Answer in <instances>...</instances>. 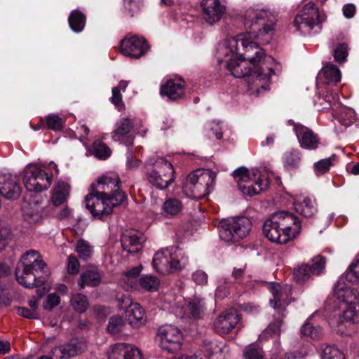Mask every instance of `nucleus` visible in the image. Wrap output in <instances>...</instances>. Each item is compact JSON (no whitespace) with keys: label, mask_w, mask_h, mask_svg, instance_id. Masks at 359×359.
I'll return each instance as SVG.
<instances>
[{"label":"nucleus","mask_w":359,"mask_h":359,"mask_svg":"<svg viewBox=\"0 0 359 359\" xmlns=\"http://www.w3.org/2000/svg\"><path fill=\"white\" fill-rule=\"evenodd\" d=\"M322 72L327 83H337L341 79L339 69L333 64H328L323 67Z\"/></svg>","instance_id":"43"},{"label":"nucleus","mask_w":359,"mask_h":359,"mask_svg":"<svg viewBox=\"0 0 359 359\" xmlns=\"http://www.w3.org/2000/svg\"><path fill=\"white\" fill-rule=\"evenodd\" d=\"M46 268L40 253L35 250H29L22 255L16 264V280L26 288L41 286L46 281L49 274Z\"/></svg>","instance_id":"3"},{"label":"nucleus","mask_w":359,"mask_h":359,"mask_svg":"<svg viewBox=\"0 0 359 359\" xmlns=\"http://www.w3.org/2000/svg\"><path fill=\"white\" fill-rule=\"evenodd\" d=\"M12 238L13 232L9 224L4 221H0V251L5 248Z\"/></svg>","instance_id":"42"},{"label":"nucleus","mask_w":359,"mask_h":359,"mask_svg":"<svg viewBox=\"0 0 359 359\" xmlns=\"http://www.w3.org/2000/svg\"><path fill=\"white\" fill-rule=\"evenodd\" d=\"M334 294L337 299L344 305L355 304L357 299L355 292L351 287H346L344 283L338 281L334 287Z\"/></svg>","instance_id":"30"},{"label":"nucleus","mask_w":359,"mask_h":359,"mask_svg":"<svg viewBox=\"0 0 359 359\" xmlns=\"http://www.w3.org/2000/svg\"><path fill=\"white\" fill-rule=\"evenodd\" d=\"M215 174L210 170H196L190 173L183 183L184 194L194 199H201L210 193L215 183Z\"/></svg>","instance_id":"7"},{"label":"nucleus","mask_w":359,"mask_h":359,"mask_svg":"<svg viewBox=\"0 0 359 359\" xmlns=\"http://www.w3.org/2000/svg\"><path fill=\"white\" fill-rule=\"evenodd\" d=\"M142 271V266H136L134 267L124 273V276L123 278V281L128 284V288L135 289L136 283V278L140 275Z\"/></svg>","instance_id":"49"},{"label":"nucleus","mask_w":359,"mask_h":359,"mask_svg":"<svg viewBox=\"0 0 359 359\" xmlns=\"http://www.w3.org/2000/svg\"><path fill=\"white\" fill-rule=\"evenodd\" d=\"M108 359H142V354L133 344L118 343L112 346Z\"/></svg>","instance_id":"25"},{"label":"nucleus","mask_w":359,"mask_h":359,"mask_svg":"<svg viewBox=\"0 0 359 359\" xmlns=\"http://www.w3.org/2000/svg\"><path fill=\"white\" fill-rule=\"evenodd\" d=\"M273 217L280 224L284 233L290 234V241L301 231L302 226L299 219L288 211H278L273 213Z\"/></svg>","instance_id":"21"},{"label":"nucleus","mask_w":359,"mask_h":359,"mask_svg":"<svg viewBox=\"0 0 359 359\" xmlns=\"http://www.w3.org/2000/svg\"><path fill=\"white\" fill-rule=\"evenodd\" d=\"M345 278L351 283H359V255L351 264L345 273Z\"/></svg>","instance_id":"46"},{"label":"nucleus","mask_w":359,"mask_h":359,"mask_svg":"<svg viewBox=\"0 0 359 359\" xmlns=\"http://www.w3.org/2000/svg\"><path fill=\"white\" fill-rule=\"evenodd\" d=\"M274 25V16L266 10H248L244 20L247 32L229 40L224 53L228 55L231 52L238 55L241 47L244 53L240 54L239 57L254 68L259 67L265 53L258 43L253 40L257 39L259 44L268 43L273 34Z\"/></svg>","instance_id":"1"},{"label":"nucleus","mask_w":359,"mask_h":359,"mask_svg":"<svg viewBox=\"0 0 359 359\" xmlns=\"http://www.w3.org/2000/svg\"><path fill=\"white\" fill-rule=\"evenodd\" d=\"M123 325V320L120 316H112L109 319L107 332L111 335H115L122 331Z\"/></svg>","instance_id":"44"},{"label":"nucleus","mask_w":359,"mask_h":359,"mask_svg":"<svg viewBox=\"0 0 359 359\" xmlns=\"http://www.w3.org/2000/svg\"><path fill=\"white\" fill-rule=\"evenodd\" d=\"M144 175L149 184L158 189H166L175 180L172 165L163 157L150 158L144 167Z\"/></svg>","instance_id":"4"},{"label":"nucleus","mask_w":359,"mask_h":359,"mask_svg":"<svg viewBox=\"0 0 359 359\" xmlns=\"http://www.w3.org/2000/svg\"><path fill=\"white\" fill-rule=\"evenodd\" d=\"M53 174L49 175L34 163L28 164L23 170V183L28 191L41 192L52 184Z\"/></svg>","instance_id":"9"},{"label":"nucleus","mask_w":359,"mask_h":359,"mask_svg":"<svg viewBox=\"0 0 359 359\" xmlns=\"http://www.w3.org/2000/svg\"><path fill=\"white\" fill-rule=\"evenodd\" d=\"M80 264L74 255L68 257L67 271L70 274H76L79 272Z\"/></svg>","instance_id":"59"},{"label":"nucleus","mask_w":359,"mask_h":359,"mask_svg":"<svg viewBox=\"0 0 359 359\" xmlns=\"http://www.w3.org/2000/svg\"><path fill=\"white\" fill-rule=\"evenodd\" d=\"M71 304L77 312L83 313L88 307V301L86 296L82 294H76L71 298Z\"/></svg>","instance_id":"47"},{"label":"nucleus","mask_w":359,"mask_h":359,"mask_svg":"<svg viewBox=\"0 0 359 359\" xmlns=\"http://www.w3.org/2000/svg\"><path fill=\"white\" fill-rule=\"evenodd\" d=\"M263 351L257 345L250 346L244 353L245 359H263Z\"/></svg>","instance_id":"55"},{"label":"nucleus","mask_w":359,"mask_h":359,"mask_svg":"<svg viewBox=\"0 0 359 359\" xmlns=\"http://www.w3.org/2000/svg\"><path fill=\"white\" fill-rule=\"evenodd\" d=\"M332 165V158L322 159L315 163L316 170L318 175L326 172Z\"/></svg>","instance_id":"58"},{"label":"nucleus","mask_w":359,"mask_h":359,"mask_svg":"<svg viewBox=\"0 0 359 359\" xmlns=\"http://www.w3.org/2000/svg\"><path fill=\"white\" fill-rule=\"evenodd\" d=\"M240 321V316L238 311L233 309H229L219 313L213 322V329L217 334H227L236 328Z\"/></svg>","instance_id":"16"},{"label":"nucleus","mask_w":359,"mask_h":359,"mask_svg":"<svg viewBox=\"0 0 359 359\" xmlns=\"http://www.w3.org/2000/svg\"><path fill=\"white\" fill-rule=\"evenodd\" d=\"M233 176L244 195L252 196L266 191L269 187L268 177L256 168L248 170L245 167H240L233 172Z\"/></svg>","instance_id":"5"},{"label":"nucleus","mask_w":359,"mask_h":359,"mask_svg":"<svg viewBox=\"0 0 359 359\" xmlns=\"http://www.w3.org/2000/svg\"><path fill=\"white\" fill-rule=\"evenodd\" d=\"M120 47L124 55L136 59L143 56L149 49L147 42L137 36H127L122 39Z\"/></svg>","instance_id":"17"},{"label":"nucleus","mask_w":359,"mask_h":359,"mask_svg":"<svg viewBox=\"0 0 359 359\" xmlns=\"http://www.w3.org/2000/svg\"><path fill=\"white\" fill-rule=\"evenodd\" d=\"M90 152L95 158L100 160H105L111 154V151L109 147L99 140H95L93 142L90 149Z\"/></svg>","instance_id":"36"},{"label":"nucleus","mask_w":359,"mask_h":359,"mask_svg":"<svg viewBox=\"0 0 359 359\" xmlns=\"http://www.w3.org/2000/svg\"><path fill=\"white\" fill-rule=\"evenodd\" d=\"M294 208L297 212L305 217H311L317 212L315 200L309 197L304 198L302 201H295Z\"/></svg>","instance_id":"32"},{"label":"nucleus","mask_w":359,"mask_h":359,"mask_svg":"<svg viewBox=\"0 0 359 359\" xmlns=\"http://www.w3.org/2000/svg\"><path fill=\"white\" fill-rule=\"evenodd\" d=\"M145 241L144 235L135 230H127L121 235V242L123 250L128 253H135L143 247Z\"/></svg>","instance_id":"24"},{"label":"nucleus","mask_w":359,"mask_h":359,"mask_svg":"<svg viewBox=\"0 0 359 359\" xmlns=\"http://www.w3.org/2000/svg\"><path fill=\"white\" fill-rule=\"evenodd\" d=\"M185 81L181 79L177 80L170 79L162 85L160 93L162 96H166L170 100H177L183 97L184 94Z\"/></svg>","instance_id":"26"},{"label":"nucleus","mask_w":359,"mask_h":359,"mask_svg":"<svg viewBox=\"0 0 359 359\" xmlns=\"http://www.w3.org/2000/svg\"><path fill=\"white\" fill-rule=\"evenodd\" d=\"M70 191V186L65 182H58L54 188L52 201L54 205L58 206L63 203L67 198Z\"/></svg>","instance_id":"33"},{"label":"nucleus","mask_w":359,"mask_h":359,"mask_svg":"<svg viewBox=\"0 0 359 359\" xmlns=\"http://www.w3.org/2000/svg\"><path fill=\"white\" fill-rule=\"evenodd\" d=\"M248 62L232 53V57L226 62V69L236 78H245L248 83L262 81L269 82L274 72L271 67L264 69L263 66L254 68Z\"/></svg>","instance_id":"6"},{"label":"nucleus","mask_w":359,"mask_h":359,"mask_svg":"<svg viewBox=\"0 0 359 359\" xmlns=\"http://www.w3.org/2000/svg\"><path fill=\"white\" fill-rule=\"evenodd\" d=\"M348 56V46L345 43L339 44L334 50V57L337 62H344Z\"/></svg>","instance_id":"54"},{"label":"nucleus","mask_w":359,"mask_h":359,"mask_svg":"<svg viewBox=\"0 0 359 359\" xmlns=\"http://www.w3.org/2000/svg\"><path fill=\"white\" fill-rule=\"evenodd\" d=\"M182 208L181 201L177 198L167 199L163 206L165 213L170 216L177 215L181 211Z\"/></svg>","instance_id":"45"},{"label":"nucleus","mask_w":359,"mask_h":359,"mask_svg":"<svg viewBox=\"0 0 359 359\" xmlns=\"http://www.w3.org/2000/svg\"><path fill=\"white\" fill-rule=\"evenodd\" d=\"M68 22L71 29L76 32H81L86 25V16L81 12L74 10L68 18Z\"/></svg>","instance_id":"34"},{"label":"nucleus","mask_w":359,"mask_h":359,"mask_svg":"<svg viewBox=\"0 0 359 359\" xmlns=\"http://www.w3.org/2000/svg\"><path fill=\"white\" fill-rule=\"evenodd\" d=\"M120 309L126 312V318L128 323L139 327L147 321L145 312L140 304L133 302L130 297L123 296L119 300Z\"/></svg>","instance_id":"15"},{"label":"nucleus","mask_w":359,"mask_h":359,"mask_svg":"<svg viewBox=\"0 0 359 359\" xmlns=\"http://www.w3.org/2000/svg\"><path fill=\"white\" fill-rule=\"evenodd\" d=\"M134 127L133 120L129 117H124L119 119L113 131V139L115 141H121L123 137L128 136Z\"/></svg>","instance_id":"31"},{"label":"nucleus","mask_w":359,"mask_h":359,"mask_svg":"<svg viewBox=\"0 0 359 359\" xmlns=\"http://www.w3.org/2000/svg\"><path fill=\"white\" fill-rule=\"evenodd\" d=\"M322 359H344V356L336 346H327L323 349Z\"/></svg>","instance_id":"51"},{"label":"nucleus","mask_w":359,"mask_h":359,"mask_svg":"<svg viewBox=\"0 0 359 359\" xmlns=\"http://www.w3.org/2000/svg\"><path fill=\"white\" fill-rule=\"evenodd\" d=\"M251 226V221L245 217L224 219L218 226L219 237L226 242H237L249 233Z\"/></svg>","instance_id":"8"},{"label":"nucleus","mask_w":359,"mask_h":359,"mask_svg":"<svg viewBox=\"0 0 359 359\" xmlns=\"http://www.w3.org/2000/svg\"><path fill=\"white\" fill-rule=\"evenodd\" d=\"M140 285L148 292H156L158 290L160 280L154 276L145 275L139 280Z\"/></svg>","instance_id":"40"},{"label":"nucleus","mask_w":359,"mask_h":359,"mask_svg":"<svg viewBox=\"0 0 359 359\" xmlns=\"http://www.w3.org/2000/svg\"><path fill=\"white\" fill-rule=\"evenodd\" d=\"M101 280L100 271L95 266H90L81 273L78 285L80 289L86 287H96L100 284Z\"/></svg>","instance_id":"28"},{"label":"nucleus","mask_w":359,"mask_h":359,"mask_svg":"<svg viewBox=\"0 0 359 359\" xmlns=\"http://www.w3.org/2000/svg\"><path fill=\"white\" fill-rule=\"evenodd\" d=\"M207 311V306L205 299L194 296L191 298L186 308L185 315L191 320L203 319Z\"/></svg>","instance_id":"27"},{"label":"nucleus","mask_w":359,"mask_h":359,"mask_svg":"<svg viewBox=\"0 0 359 359\" xmlns=\"http://www.w3.org/2000/svg\"><path fill=\"white\" fill-rule=\"evenodd\" d=\"M50 356L53 359H67L66 358V354L62 346L53 348L50 353Z\"/></svg>","instance_id":"64"},{"label":"nucleus","mask_w":359,"mask_h":359,"mask_svg":"<svg viewBox=\"0 0 359 359\" xmlns=\"http://www.w3.org/2000/svg\"><path fill=\"white\" fill-rule=\"evenodd\" d=\"M202 351L205 357L209 359H225V346L216 341L205 339Z\"/></svg>","instance_id":"29"},{"label":"nucleus","mask_w":359,"mask_h":359,"mask_svg":"<svg viewBox=\"0 0 359 359\" xmlns=\"http://www.w3.org/2000/svg\"><path fill=\"white\" fill-rule=\"evenodd\" d=\"M318 8L312 2L306 4L294 20V25L297 30L302 34L306 35L316 25H319L323 21Z\"/></svg>","instance_id":"10"},{"label":"nucleus","mask_w":359,"mask_h":359,"mask_svg":"<svg viewBox=\"0 0 359 359\" xmlns=\"http://www.w3.org/2000/svg\"><path fill=\"white\" fill-rule=\"evenodd\" d=\"M46 122L48 129L58 131L63 128L64 121L58 115L50 114L46 116Z\"/></svg>","instance_id":"50"},{"label":"nucleus","mask_w":359,"mask_h":359,"mask_svg":"<svg viewBox=\"0 0 359 359\" xmlns=\"http://www.w3.org/2000/svg\"><path fill=\"white\" fill-rule=\"evenodd\" d=\"M173 248H167L155 253L152 266L157 272L169 274L179 272L182 269L179 259L173 255Z\"/></svg>","instance_id":"12"},{"label":"nucleus","mask_w":359,"mask_h":359,"mask_svg":"<svg viewBox=\"0 0 359 359\" xmlns=\"http://www.w3.org/2000/svg\"><path fill=\"white\" fill-rule=\"evenodd\" d=\"M263 232L269 241L278 244H285L290 241V235L284 233L280 224L273 217V214L265 220Z\"/></svg>","instance_id":"19"},{"label":"nucleus","mask_w":359,"mask_h":359,"mask_svg":"<svg viewBox=\"0 0 359 359\" xmlns=\"http://www.w3.org/2000/svg\"><path fill=\"white\" fill-rule=\"evenodd\" d=\"M343 314L340 316L346 322L354 323L355 318L356 317V311L354 304H348L344 305Z\"/></svg>","instance_id":"53"},{"label":"nucleus","mask_w":359,"mask_h":359,"mask_svg":"<svg viewBox=\"0 0 359 359\" xmlns=\"http://www.w3.org/2000/svg\"><path fill=\"white\" fill-rule=\"evenodd\" d=\"M282 321L280 320H277L269 324V326L265 329L264 333L265 334L275 335L279 334L280 332V325Z\"/></svg>","instance_id":"61"},{"label":"nucleus","mask_w":359,"mask_h":359,"mask_svg":"<svg viewBox=\"0 0 359 359\" xmlns=\"http://www.w3.org/2000/svg\"><path fill=\"white\" fill-rule=\"evenodd\" d=\"M192 279L196 284L204 285L208 283V275L203 271L197 270L192 273Z\"/></svg>","instance_id":"60"},{"label":"nucleus","mask_w":359,"mask_h":359,"mask_svg":"<svg viewBox=\"0 0 359 359\" xmlns=\"http://www.w3.org/2000/svg\"><path fill=\"white\" fill-rule=\"evenodd\" d=\"M132 146L133 141H130L128 145V152L126 154V166L130 169L136 168L139 166V161L133 155Z\"/></svg>","instance_id":"56"},{"label":"nucleus","mask_w":359,"mask_h":359,"mask_svg":"<svg viewBox=\"0 0 359 359\" xmlns=\"http://www.w3.org/2000/svg\"><path fill=\"white\" fill-rule=\"evenodd\" d=\"M203 18L210 25L219 22L225 11V6L220 0H201Z\"/></svg>","instance_id":"22"},{"label":"nucleus","mask_w":359,"mask_h":359,"mask_svg":"<svg viewBox=\"0 0 359 359\" xmlns=\"http://www.w3.org/2000/svg\"><path fill=\"white\" fill-rule=\"evenodd\" d=\"M313 313L301 328V333L304 336L310 337L313 339H318L323 336L322 328L319 326H313L309 320L315 315Z\"/></svg>","instance_id":"39"},{"label":"nucleus","mask_w":359,"mask_h":359,"mask_svg":"<svg viewBox=\"0 0 359 359\" xmlns=\"http://www.w3.org/2000/svg\"><path fill=\"white\" fill-rule=\"evenodd\" d=\"M75 251L81 259L87 261L90 259L93 255V246L88 241L81 238L77 241L75 245Z\"/></svg>","instance_id":"37"},{"label":"nucleus","mask_w":359,"mask_h":359,"mask_svg":"<svg viewBox=\"0 0 359 359\" xmlns=\"http://www.w3.org/2000/svg\"><path fill=\"white\" fill-rule=\"evenodd\" d=\"M22 193L19 178L16 175L0 173V194L9 200L18 199Z\"/></svg>","instance_id":"18"},{"label":"nucleus","mask_w":359,"mask_h":359,"mask_svg":"<svg viewBox=\"0 0 359 359\" xmlns=\"http://www.w3.org/2000/svg\"><path fill=\"white\" fill-rule=\"evenodd\" d=\"M273 217L280 224L284 233L290 234V241L301 231L302 226L299 219L288 211H278L273 213Z\"/></svg>","instance_id":"20"},{"label":"nucleus","mask_w":359,"mask_h":359,"mask_svg":"<svg viewBox=\"0 0 359 359\" xmlns=\"http://www.w3.org/2000/svg\"><path fill=\"white\" fill-rule=\"evenodd\" d=\"M283 159L284 166L288 170H294L299 165L300 153L297 150H290L284 154Z\"/></svg>","instance_id":"41"},{"label":"nucleus","mask_w":359,"mask_h":359,"mask_svg":"<svg viewBox=\"0 0 359 359\" xmlns=\"http://www.w3.org/2000/svg\"><path fill=\"white\" fill-rule=\"evenodd\" d=\"M161 347L170 353H174L181 348L182 334L175 326L167 325L162 326L158 330Z\"/></svg>","instance_id":"14"},{"label":"nucleus","mask_w":359,"mask_h":359,"mask_svg":"<svg viewBox=\"0 0 359 359\" xmlns=\"http://www.w3.org/2000/svg\"><path fill=\"white\" fill-rule=\"evenodd\" d=\"M125 11L128 15L133 17L140 11L142 0H123Z\"/></svg>","instance_id":"52"},{"label":"nucleus","mask_w":359,"mask_h":359,"mask_svg":"<svg viewBox=\"0 0 359 359\" xmlns=\"http://www.w3.org/2000/svg\"><path fill=\"white\" fill-rule=\"evenodd\" d=\"M62 346L67 359L81 354L86 348L85 344L76 339L71 340L70 342Z\"/></svg>","instance_id":"38"},{"label":"nucleus","mask_w":359,"mask_h":359,"mask_svg":"<svg viewBox=\"0 0 359 359\" xmlns=\"http://www.w3.org/2000/svg\"><path fill=\"white\" fill-rule=\"evenodd\" d=\"M289 287L287 286L282 287L278 283H273L270 286V291L273 296V299L270 300V305L273 309H280L282 306L281 297L286 292Z\"/></svg>","instance_id":"35"},{"label":"nucleus","mask_w":359,"mask_h":359,"mask_svg":"<svg viewBox=\"0 0 359 359\" xmlns=\"http://www.w3.org/2000/svg\"><path fill=\"white\" fill-rule=\"evenodd\" d=\"M22 210L25 219L30 223L37 222L41 217V212L36 205L32 207L29 204L24 206Z\"/></svg>","instance_id":"48"},{"label":"nucleus","mask_w":359,"mask_h":359,"mask_svg":"<svg viewBox=\"0 0 359 359\" xmlns=\"http://www.w3.org/2000/svg\"><path fill=\"white\" fill-rule=\"evenodd\" d=\"M326 259L321 255L313 257L311 264H302L293 270V279L299 284H304L314 276H320L325 271Z\"/></svg>","instance_id":"13"},{"label":"nucleus","mask_w":359,"mask_h":359,"mask_svg":"<svg viewBox=\"0 0 359 359\" xmlns=\"http://www.w3.org/2000/svg\"><path fill=\"white\" fill-rule=\"evenodd\" d=\"M318 8L312 2L306 4L294 20V25L297 30L302 34L306 35L316 25H319L323 21Z\"/></svg>","instance_id":"11"},{"label":"nucleus","mask_w":359,"mask_h":359,"mask_svg":"<svg viewBox=\"0 0 359 359\" xmlns=\"http://www.w3.org/2000/svg\"><path fill=\"white\" fill-rule=\"evenodd\" d=\"M121 180L118 174L109 172L97 179L90 186V192L86 196L85 207L95 219H103L111 215L113 209L127 200L120 189Z\"/></svg>","instance_id":"2"},{"label":"nucleus","mask_w":359,"mask_h":359,"mask_svg":"<svg viewBox=\"0 0 359 359\" xmlns=\"http://www.w3.org/2000/svg\"><path fill=\"white\" fill-rule=\"evenodd\" d=\"M294 133L302 148L315 150L319 147L320 137L311 129L302 124H295Z\"/></svg>","instance_id":"23"},{"label":"nucleus","mask_w":359,"mask_h":359,"mask_svg":"<svg viewBox=\"0 0 359 359\" xmlns=\"http://www.w3.org/2000/svg\"><path fill=\"white\" fill-rule=\"evenodd\" d=\"M17 313L24 318L28 319H36L38 318V314L36 311L29 309L26 307H17Z\"/></svg>","instance_id":"62"},{"label":"nucleus","mask_w":359,"mask_h":359,"mask_svg":"<svg viewBox=\"0 0 359 359\" xmlns=\"http://www.w3.org/2000/svg\"><path fill=\"white\" fill-rule=\"evenodd\" d=\"M111 102L116 107H121L123 105L122 95L118 88H112Z\"/></svg>","instance_id":"63"},{"label":"nucleus","mask_w":359,"mask_h":359,"mask_svg":"<svg viewBox=\"0 0 359 359\" xmlns=\"http://www.w3.org/2000/svg\"><path fill=\"white\" fill-rule=\"evenodd\" d=\"M60 302V298L57 294H49L46 298V302L43 304V308L46 310L51 311L57 306Z\"/></svg>","instance_id":"57"}]
</instances>
